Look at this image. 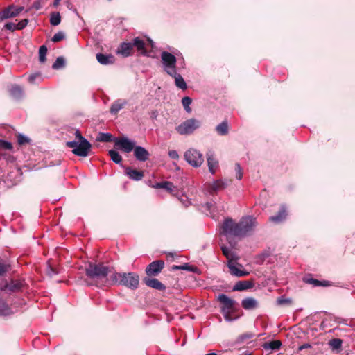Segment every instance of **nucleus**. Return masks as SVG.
Segmentation results:
<instances>
[{
	"label": "nucleus",
	"mask_w": 355,
	"mask_h": 355,
	"mask_svg": "<svg viewBox=\"0 0 355 355\" xmlns=\"http://www.w3.org/2000/svg\"><path fill=\"white\" fill-rule=\"evenodd\" d=\"M257 223L252 216L243 217L239 223H235L231 218L224 220L220 227V234L226 237L230 245H232L231 239L233 237H244L250 234Z\"/></svg>",
	"instance_id": "obj_1"
},
{
	"label": "nucleus",
	"mask_w": 355,
	"mask_h": 355,
	"mask_svg": "<svg viewBox=\"0 0 355 355\" xmlns=\"http://www.w3.org/2000/svg\"><path fill=\"white\" fill-rule=\"evenodd\" d=\"M109 268L102 263H89L85 269V273L88 277L95 281L97 286H109L110 279L107 278Z\"/></svg>",
	"instance_id": "obj_2"
},
{
	"label": "nucleus",
	"mask_w": 355,
	"mask_h": 355,
	"mask_svg": "<svg viewBox=\"0 0 355 355\" xmlns=\"http://www.w3.org/2000/svg\"><path fill=\"white\" fill-rule=\"evenodd\" d=\"M139 277L135 272H114L110 275V285L119 284L131 289H136L139 286Z\"/></svg>",
	"instance_id": "obj_3"
},
{
	"label": "nucleus",
	"mask_w": 355,
	"mask_h": 355,
	"mask_svg": "<svg viewBox=\"0 0 355 355\" xmlns=\"http://www.w3.org/2000/svg\"><path fill=\"white\" fill-rule=\"evenodd\" d=\"M76 139L71 141H67L66 145L67 147L73 148L72 153L80 157H87L89 155V151L92 148L91 144L82 136L79 130H76Z\"/></svg>",
	"instance_id": "obj_4"
},
{
	"label": "nucleus",
	"mask_w": 355,
	"mask_h": 355,
	"mask_svg": "<svg viewBox=\"0 0 355 355\" xmlns=\"http://www.w3.org/2000/svg\"><path fill=\"white\" fill-rule=\"evenodd\" d=\"M218 300L220 303V311L225 320L227 322L233 321L231 315L236 310V302L225 294L218 295Z\"/></svg>",
	"instance_id": "obj_5"
},
{
	"label": "nucleus",
	"mask_w": 355,
	"mask_h": 355,
	"mask_svg": "<svg viewBox=\"0 0 355 355\" xmlns=\"http://www.w3.org/2000/svg\"><path fill=\"white\" fill-rule=\"evenodd\" d=\"M201 125V122L196 119H189L175 128V130L181 135H191Z\"/></svg>",
	"instance_id": "obj_6"
},
{
	"label": "nucleus",
	"mask_w": 355,
	"mask_h": 355,
	"mask_svg": "<svg viewBox=\"0 0 355 355\" xmlns=\"http://www.w3.org/2000/svg\"><path fill=\"white\" fill-rule=\"evenodd\" d=\"M161 58L164 71L168 75L175 74L177 62L175 56L167 51H163L161 53Z\"/></svg>",
	"instance_id": "obj_7"
},
{
	"label": "nucleus",
	"mask_w": 355,
	"mask_h": 355,
	"mask_svg": "<svg viewBox=\"0 0 355 355\" xmlns=\"http://www.w3.org/2000/svg\"><path fill=\"white\" fill-rule=\"evenodd\" d=\"M185 160L193 167H199L204 162L202 155L196 149L190 148L184 155Z\"/></svg>",
	"instance_id": "obj_8"
},
{
	"label": "nucleus",
	"mask_w": 355,
	"mask_h": 355,
	"mask_svg": "<svg viewBox=\"0 0 355 355\" xmlns=\"http://www.w3.org/2000/svg\"><path fill=\"white\" fill-rule=\"evenodd\" d=\"M114 147L125 153H130L135 147V142L128 137L114 138Z\"/></svg>",
	"instance_id": "obj_9"
},
{
	"label": "nucleus",
	"mask_w": 355,
	"mask_h": 355,
	"mask_svg": "<svg viewBox=\"0 0 355 355\" xmlns=\"http://www.w3.org/2000/svg\"><path fill=\"white\" fill-rule=\"evenodd\" d=\"M164 267V262L162 260L154 261L146 268V273L148 276H157Z\"/></svg>",
	"instance_id": "obj_10"
},
{
	"label": "nucleus",
	"mask_w": 355,
	"mask_h": 355,
	"mask_svg": "<svg viewBox=\"0 0 355 355\" xmlns=\"http://www.w3.org/2000/svg\"><path fill=\"white\" fill-rule=\"evenodd\" d=\"M133 151L135 158L139 162H146L149 159V152L142 146H135Z\"/></svg>",
	"instance_id": "obj_11"
},
{
	"label": "nucleus",
	"mask_w": 355,
	"mask_h": 355,
	"mask_svg": "<svg viewBox=\"0 0 355 355\" xmlns=\"http://www.w3.org/2000/svg\"><path fill=\"white\" fill-rule=\"evenodd\" d=\"M231 183V180L228 181H223L221 180H218L214 181L213 183L209 184L208 186V191L209 193H212L213 192H217L224 189L227 185Z\"/></svg>",
	"instance_id": "obj_12"
},
{
	"label": "nucleus",
	"mask_w": 355,
	"mask_h": 355,
	"mask_svg": "<svg viewBox=\"0 0 355 355\" xmlns=\"http://www.w3.org/2000/svg\"><path fill=\"white\" fill-rule=\"evenodd\" d=\"M24 283L20 280H12L10 283H6L1 287V291H8L10 292H17L21 289Z\"/></svg>",
	"instance_id": "obj_13"
},
{
	"label": "nucleus",
	"mask_w": 355,
	"mask_h": 355,
	"mask_svg": "<svg viewBox=\"0 0 355 355\" xmlns=\"http://www.w3.org/2000/svg\"><path fill=\"white\" fill-rule=\"evenodd\" d=\"M227 266L230 269V273L236 277H245L249 274V272L245 270L239 269L233 260L228 261Z\"/></svg>",
	"instance_id": "obj_14"
},
{
	"label": "nucleus",
	"mask_w": 355,
	"mask_h": 355,
	"mask_svg": "<svg viewBox=\"0 0 355 355\" xmlns=\"http://www.w3.org/2000/svg\"><path fill=\"white\" fill-rule=\"evenodd\" d=\"M153 187L156 189H164L172 195H176L175 191H177L176 187L173 184L168 181H164L162 182H157Z\"/></svg>",
	"instance_id": "obj_15"
},
{
	"label": "nucleus",
	"mask_w": 355,
	"mask_h": 355,
	"mask_svg": "<svg viewBox=\"0 0 355 355\" xmlns=\"http://www.w3.org/2000/svg\"><path fill=\"white\" fill-rule=\"evenodd\" d=\"M144 282L148 286L158 291H164L166 288V286L160 281L155 278H145Z\"/></svg>",
	"instance_id": "obj_16"
},
{
	"label": "nucleus",
	"mask_w": 355,
	"mask_h": 355,
	"mask_svg": "<svg viewBox=\"0 0 355 355\" xmlns=\"http://www.w3.org/2000/svg\"><path fill=\"white\" fill-rule=\"evenodd\" d=\"M96 60L101 64L108 65L114 62L115 58L111 54L107 55L103 53H97Z\"/></svg>",
	"instance_id": "obj_17"
},
{
	"label": "nucleus",
	"mask_w": 355,
	"mask_h": 355,
	"mask_svg": "<svg viewBox=\"0 0 355 355\" xmlns=\"http://www.w3.org/2000/svg\"><path fill=\"white\" fill-rule=\"evenodd\" d=\"M241 305L246 310L254 309L258 306V302L253 297H246L242 300Z\"/></svg>",
	"instance_id": "obj_18"
},
{
	"label": "nucleus",
	"mask_w": 355,
	"mask_h": 355,
	"mask_svg": "<svg viewBox=\"0 0 355 355\" xmlns=\"http://www.w3.org/2000/svg\"><path fill=\"white\" fill-rule=\"evenodd\" d=\"M286 211L284 206H282L276 216H270L269 220L270 221L275 223H279L282 222L286 217Z\"/></svg>",
	"instance_id": "obj_19"
},
{
	"label": "nucleus",
	"mask_w": 355,
	"mask_h": 355,
	"mask_svg": "<svg viewBox=\"0 0 355 355\" xmlns=\"http://www.w3.org/2000/svg\"><path fill=\"white\" fill-rule=\"evenodd\" d=\"M126 104L127 101L125 100H116L112 104L110 107V112L113 114H117Z\"/></svg>",
	"instance_id": "obj_20"
},
{
	"label": "nucleus",
	"mask_w": 355,
	"mask_h": 355,
	"mask_svg": "<svg viewBox=\"0 0 355 355\" xmlns=\"http://www.w3.org/2000/svg\"><path fill=\"white\" fill-rule=\"evenodd\" d=\"M132 44L133 47H136L141 54L144 55H147V51L145 49V42L143 40L139 37H135Z\"/></svg>",
	"instance_id": "obj_21"
},
{
	"label": "nucleus",
	"mask_w": 355,
	"mask_h": 355,
	"mask_svg": "<svg viewBox=\"0 0 355 355\" xmlns=\"http://www.w3.org/2000/svg\"><path fill=\"white\" fill-rule=\"evenodd\" d=\"M126 173L130 179L137 181L141 180L144 177V173L142 171L131 169L130 168H127Z\"/></svg>",
	"instance_id": "obj_22"
},
{
	"label": "nucleus",
	"mask_w": 355,
	"mask_h": 355,
	"mask_svg": "<svg viewBox=\"0 0 355 355\" xmlns=\"http://www.w3.org/2000/svg\"><path fill=\"white\" fill-rule=\"evenodd\" d=\"M262 346L266 350H278L282 346V342L279 340H275L264 343Z\"/></svg>",
	"instance_id": "obj_23"
},
{
	"label": "nucleus",
	"mask_w": 355,
	"mask_h": 355,
	"mask_svg": "<svg viewBox=\"0 0 355 355\" xmlns=\"http://www.w3.org/2000/svg\"><path fill=\"white\" fill-rule=\"evenodd\" d=\"M14 5H10L0 12V21H3L8 18L15 17V14H12Z\"/></svg>",
	"instance_id": "obj_24"
},
{
	"label": "nucleus",
	"mask_w": 355,
	"mask_h": 355,
	"mask_svg": "<svg viewBox=\"0 0 355 355\" xmlns=\"http://www.w3.org/2000/svg\"><path fill=\"white\" fill-rule=\"evenodd\" d=\"M133 48L131 42H123L120 45V49L119 52L123 56H129L131 54V51Z\"/></svg>",
	"instance_id": "obj_25"
},
{
	"label": "nucleus",
	"mask_w": 355,
	"mask_h": 355,
	"mask_svg": "<svg viewBox=\"0 0 355 355\" xmlns=\"http://www.w3.org/2000/svg\"><path fill=\"white\" fill-rule=\"evenodd\" d=\"M207 164L209 172L212 174L215 173L218 166V162L212 155L207 154Z\"/></svg>",
	"instance_id": "obj_26"
},
{
	"label": "nucleus",
	"mask_w": 355,
	"mask_h": 355,
	"mask_svg": "<svg viewBox=\"0 0 355 355\" xmlns=\"http://www.w3.org/2000/svg\"><path fill=\"white\" fill-rule=\"evenodd\" d=\"M13 313L11 308L8 304L2 299L0 298V315L6 316Z\"/></svg>",
	"instance_id": "obj_27"
},
{
	"label": "nucleus",
	"mask_w": 355,
	"mask_h": 355,
	"mask_svg": "<svg viewBox=\"0 0 355 355\" xmlns=\"http://www.w3.org/2000/svg\"><path fill=\"white\" fill-rule=\"evenodd\" d=\"M171 77L174 78L175 79V85L184 90L187 88V85L184 81V80L183 79V78L182 77L181 75L178 74L177 73V71H175V74H173V75H170Z\"/></svg>",
	"instance_id": "obj_28"
},
{
	"label": "nucleus",
	"mask_w": 355,
	"mask_h": 355,
	"mask_svg": "<svg viewBox=\"0 0 355 355\" xmlns=\"http://www.w3.org/2000/svg\"><path fill=\"white\" fill-rule=\"evenodd\" d=\"M9 91L10 95L16 99L21 98L24 94L23 89L17 85H12Z\"/></svg>",
	"instance_id": "obj_29"
},
{
	"label": "nucleus",
	"mask_w": 355,
	"mask_h": 355,
	"mask_svg": "<svg viewBox=\"0 0 355 355\" xmlns=\"http://www.w3.org/2000/svg\"><path fill=\"white\" fill-rule=\"evenodd\" d=\"M252 287V283L248 281H239L233 287V291H243Z\"/></svg>",
	"instance_id": "obj_30"
},
{
	"label": "nucleus",
	"mask_w": 355,
	"mask_h": 355,
	"mask_svg": "<svg viewBox=\"0 0 355 355\" xmlns=\"http://www.w3.org/2000/svg\"><path fill=\"white\" fill-rule=\"evenodd\" d=\"M216 130L220 135H226L229 132V127L227 121H223L216 127Z\"/></svg>",
	"instance_id": "obj_31"
},
{
	"label": "nucleus",
	"mask_w": 355,
	"mask_h": 355,
	"mask_svg": "<svg viewBox=\"0 0 355 355\" xmlns=\"http://www.w3.org/2000/svg\"><path fill=\"white\" fill-rule=\"evenodd\" d=\"M96 141L100 142H110L114 141L112 135L110 133L100 132L96 137Z\"/></svg>",
	"instance_id": "obj_32"
},
{
	"label": "nucleus",
	"mask_w": 355,
	"mask_h": 355,
	"mask_svg": "<svg viewBox=\"0 0 355 355\" xmlns=\"http://www.w3.org/2000/svg\"><path fill=\"white\" fill-rule=\"evenodd\" d=\"M304 282H306L307 284H313L314 286H326L329 285V283L327 281H324L322 282H320L319 280L313 279L312 277H305L304 279Z\"/></svg>",
	"instance_id": "obj_33"
},
{
	"label": "nucleus",
	"mask_w": 355,
	"mask_h": 355,
	"mask_svg": "<svg viewBox=\"0 0 355 355\" xmlns=\"http://www.w3.org/2000/svg\"><path fill=\"white\" fill-rule=\"evenodd\" d=\"M108 155L111 159L116 164H120L122 161V157L119 153L115 150H110Z\"/></svg>",
	"instance_id": "obj_34"
},
{
	"label": "nucleus",
	"mask_w": 355,
	"mask_h": 355,
	"mask_svg": "<svg viewBox=\"0 0 355 355\" xmlns=\"http://www.w3.org/2000/svg\"><path fill=\"white\" fill-rule=\"evenodd\" d=\"M61 16L59 12H53L51 15L50 23L52 26H58L60 24Z\"/></svg>",
	"instance_id": "obj_35"
},
{
	"label": "nucleus",
	"mask_w": 355,
	"mask_h": 355,
	"mask_svg": "<svg viewBox=\"0 0 355 355\" xmlns=\"http://www.w3.org/2000/svg\"><path fill=\"white\" fill-rule=\"evenodd\" d=\"M254 335L250 332H246L240 335L237 339L236 343L239 344L243 343L246 340L253 338Z\"/></svg>",
	"instance_id": "obj_36"
},
{
	"label": "nucleus",
	"mask_w": 355,
	"mask_h": 355,
	"mask_svg": "<svg viewBox=\"0 0 355 355\" xmlns=\"http://www.w3.org/2000/svg\"><path fill=\"white\" fill-rule=\"evenodd\" d=\"M192 102V100L190 97L185 96L182 99V104L186 110L187 112L190 113L191 112V109L190 107V105Z\"/></svg>",
	"instance_id": "obj_37"
},
{
	"label": "nucleus",
	"mask_w": 355,
	"mask_h": 355,
	"mask_svg": "<svg viewBox=\"0 0 355 355\" xmlns=\"http://www.w3.org/2000/svg\"><path fill=\"white\" fill-rule=\"evenodd\" d=\"M343 341L340 338H334L329 343V346L332 349H339L342 346Z\"/></svg>",
	"instance_id": "obj_38"
},
{
	"label": "nucleus",
	"mask_w": 355,
	"mask_h": 355,
	"mask_svg": "<svg viewBox=\"0 0 355 355\" xmlns=\"http://www.w3.org/2000/svg\"><path fill=\"white\" fill-rule=\"evenodd\" d=\"M65 65V60L63 57H58L53 64L52 68L54 69H59L64 67Z\"/></svg>",
	"instance_id": "obj_39"
},
{
	"label": "nucleus",
	"mask_w": 355,
	"mask_h": 355,
	"mask_svg": "<svg viewBox=\"0 0 355 355\" xmlns=\"http://www.w3.org/2000/svg\"><path fill=\"white\" fill-rule=\"evenodd\" d=\"M47 53V48L46 46L42 45L39 49V60L41 62H44L46 60V55Z\"/></svg>",
	"instance_id": "obj_40"
},
{
	"label": "nucleus",
	"mask_w": 355,
	"mask_h": 355,
	"mask_svg": "<svg viewBox=\"0 0 355 355\" xmlns=\"http://www.w3.org/2000/svg\"><path fill=\"white\" fill-rule=\"evenodd\" d=\"M10 268V266L3 261H0V276L4 275Z\"/></svg>",
	"instance_id": "obj_41"
},
{
	"label": "nucleus",
	"mask_w": 355,
	"mask_h": 355,
	"mask_svg": "<svg viewBox=\"0 0 355 355\" xmlns=\"http://www.w3.org/2000/svg\"><path fill=\"white\" fill-rule=\"evenodd\" d=\"M64 37H65L64 33L62 31H59L53 36L51 40L53 42H58L62 40Z\"/></svg>",
	"instance_id": "obj_42"
},
{
	"label": "nucleus",
	"mask_w": 355,
	"mask_h": 355,
	"mask_svg": "<svg viewBox=\"0 0 355 355\" xmlns=\"http://www.w3.org/2000/svg\"><path fill=\"white\" fill-rule=\"evenodd\" d=\"M182 270H187L193 272H196L198 271V268L193 266H191L189 263H184L182 265Z\"/></svg>",
	"instance_id": "obj_43"
},
{
	"label": "nucleus",
	"mask_w": 355,
	"mask_h": 355,
	"mask_svg": "<svg viewBox=\"0 0 355 355\" xmlns=\"http://www.w3.org/2000/svg\"><path fill=\"white\" fill-rule=\"evenodd\" d=\"M221 250H222L223 254L228 259L229 261L233 260V257H232V254L229 248H227L226 246H222Z\"/></svg>",
	"instance_id": "obj_44"
},
{
	"label": "nucleus",
	"mask_w": 355,
	"mask_h": 355,
	"mask_svg": "<svg viewBox=\"0 0 355 355\" xmlns=\"http://www.w3.org/2000/svg\"><path fill=\"white\" fill-rule=\"evenodd\" d=\"M0 148L11 150L12 148V145L10 142L0 139Z\"/></svg>",
	"instance_id": "obj_45"
},
{
	"label": "nucleus",
	"mask_w": 355,
	"mask_h": 355,
	"mask_svg": "<svg viewBox=\"0 0 355 355\" xmlns=\"http://www.w3.org/2000/svg\"><path fill=\"white\" fill-rule=\"evenodd\" d=\"M17 141H18L19 144L23 145V144L29 143L30 139L27 137L20 134L17 137Z\"/></svg>",
	"instance_id": "obj_46"
},
{
	"label": "nucleus",
	"mask_w": 355,
	"mask_h": 355,
	"mask_svg": "<svg viewBox=\"0 0 355 355\" xmlns=\"http://www.w3.org/2000/svg\"><path fill=\"white\" fill-rule=\"evenodd\" d=\"M235 171H236V178L239 180L242 179L243 177V173H242V168L239 164H236L235 165Z\"/></svg>",
	"instance_id": "obj_47"
},
{
	"label": "nucleus",
	"mask_w": 355,
	"mask_h": 355,
	"mask_svg": "<svg viewBox=\"0 0 355 355\" xmlns=\"http://www.w3.org/2000/svg\"><path fill=\"white\" fill-rule=\"evenodd\" d=\"M28 23V20L27 19H24L21 20L18 24H17V30H21L24 28Z\"/></svg>",
	"instance_id": "obj_48"
},
{
	"label": "nucleus",
	"mask_w": 355,
	"mask_h": 355,
	"mask_svg": "<svg viewBox=\"0 0 355 355\" xmlns=\"http://www.w3.org/2000/svg\"><path fill=\"white\" fill-rule=\"evenodd\" d=\"M4 28L7 30L14 31L15 30H17V24L12 22L6 23L4 26Z\"/></svg>",
	"instance_id": "obj_49"
},
{
	"label": "nucleus",
	"mask_w": 355,
	"mask_h": 355,
	"mask_svg": "<svg viewBox=\"0 0 355 355\" xmlns=\"http://www.w3.org/2000/svg\"><path fill=\"white\" fill-rule=\"evenodd\" d=\"M168 156L170 157V158H171L173 159H178V158H179L178 153L175 150H169Z\"/></svg>",
	"instance_id": "obj_50"
},
{
	"label": "nucleus",
	"mask_w": 355,
	"mask_h": 355,
	"mask_svg": "<svg viewBox=\"0 0 355 355\" xmlns=\"http://www.w3.org/2000/svg\"><path fill=\"white\" fill-rule=\"evenodd\" d=\"M23 10H24V7L23 6L17 7V6H14V8L12 10V14H15V17H17Z\"/></svg>",
	"instance_id": "obj_51"
},
{
	"label": "nucleus",
	"mask_w": 355,
	"mask_h": 355,
	"mask_svg": "<svg viewBox=\"0 0 355 355\" xmlns=\"http://www.w3.org/2000/svg\"><path fill=\"white\" fill-rule=\"evenodd\" d=\"M46 272H47L48 275L50 277L58 273V272L56 270L55 268H54L50 266H48Z\"/></svg>",
	"instance_id": "obj_52"
},
{
	"label": "nucleus",
	"mask_w": 355,
	"mask_h": 355,
	"mask_svg": "<svg viewBox=\"0 0 355 355\" xmlns=\"http://www.w3.org/2000/svg\"><path fill=\"white\" fill-rule=\"evenodd\" d=\"M277 302L278 304L282 305V304L290 302L291 300L289 299H286V298H284L283 297H281L277 299Z\"/></svg>",
	"instance_id": "obj_53"
},
{
	"label": "nucleus",
	"mask_w": 355,
	"mask_h": 355,
	"mask_svg": "<svg viewBox=\"0 0 355 355\" xmlns=\"http://www.w3.org/2000/svg\"><path fill=\"white\" fill-rule=\"evenodd\" d=\"M37 77V74H31V76H29L28 77V80L30 83H33L35 80V78Z\"/></svg>",
	"instance_id": "obj_54"
},
{
	"label": "nucleus",
	"mask_w": 355,
	"mask_h": 355,
	"mask_svg": "<svg viewBox=\"0 0 355 355\" xmlns=\"http://www.w3.org/2000/svg\"><path fill=\"white\" fill-rule=\"evenodd\" d=\"M311 347V345H310L309 344H304V345H301V346L299 347V350H300V351H301V350H302V349H305V348H309V347Z\"/></svg>",
	"instance_id": "obj_55"
},
{
	"label": "nucleus",
	"mask_w": 355,
	"mask_h": 355,
	"mask_svg": "<svg viewBox=\"0 0 355 355\" xmlns=\"http://www.w3.org/2000/svg\"><path fill=\"white\" fill-rule=\"evenodd\" d=\"M173 270H182V265L181 266H176L174 265L172 266Z\"/></svg>",
	"instance_id": "obj_56"
},
{
	"label": "nucleus",
	"mask_w": 355,
	"mask_h": 355,
	"mask_svg": "<svg viewBox=\"0 0 355 355\" xmlns=\"http://www.w3.org/2000/svg\"><path fill=\"white\" fill-rule=\"evenodd\" d=\"M148 42L150 43V44L151 45V46L153 47V42L152 41V40L150 39H148Z\"/></svg>",
	"instance_id": "obj_57"
},
{
	"label": "nucleus",
	"mask_w": 355,
	"mask_h": 355,
	"mask_svg": "<svg viewBox=\"0 0 355 355\" xmlns=\"http://www.w3.org/2000/svg\"><path fill=\"white\" fill-rule=\"evenodd\" d=\"M60 1V0H55V2H54V5L57 6L59 3Z\"/></svg>",
	"instance_id": "obj_58"
},
{
	"label": "nucleus",
	"mask_w": 355,
	"mask_h": 355,
	"mask_svg": "<svg viewBox=\"0 0 355 355\" xmlns=\"http://www.w3.org/2000/svg\"><path fill=\"white\" fill-rule=\"evenodd\" d=\"M206 355H217V354L215 352H212V353L207 354Z\"/></svg>",
	"instance_id": "obj_59"
},
{
	"label": "nucleus",
	"mask_w": 355,
	"mask_h": 355,
	"mask_svg": "<svg viewBox=\"0 0 355 355\" xmlns=\"http://www.w3.org/2000/svg\"><path fill=\"white\" fill-rule=\"evenodd\" d=\"M35 8L36 9H39L40 6H39L38 5H36V6H35Z\"/></svg>",
	"instance_id": "obj_60"
},
{
	"label": "nucleus",
	"mask_w": 355,
	"mask_h": 355,
	"mask_svg": "<svg viewBox=\"0 0 355 355\" xmlns=\"http://www.w3.org/2000/svg\"><path fill=\"white\" fill-rule=\"evenodd\" d=\"M153 116L156 117L157 115H156V112H153Z\"/></svg>",
	"instance_id": "obj_61"
}]
</instances>
